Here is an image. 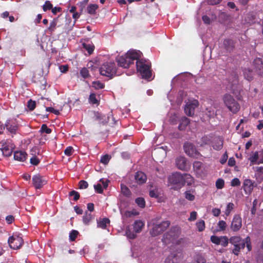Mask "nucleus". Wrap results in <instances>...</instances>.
I'll list each match as a JSON object with an SVG mask.
<instances>
[{"label": "nucleus", "instance_id": "obj_26", "mask_svg": "<svg viewBox=\"0 0 263 263\" xmlns=\"http://www.w3.org/2000/svg\"><path fill=\"white\" fill-rule=\"evenodd\" d=\"M182 186L184 185L185 184L191 185L193 182V178L191 175L189 174H184L182 175Z\"/></svg>", "mask_w": 263, "mask_h": 263}, {"label": "nucleus", "instance_id": "obj_1", "mask_svg": "<svg viewBox=\"0 0 263 263\" xmlns=\"http://www.w3.org/2000/svg\"><path fill=\"white\" fill-rule=\"evenodd\" d=\"M142 53L134 50H129L125 55L117 58L118 65L121 67L128 68L132 64H134L136 59L141 57Z\"/></svg>", "mask_w": 263, "mask_h": 263}, {"label": "nucleus", "instance_id": "obj_60", "mask_svg": "<svg viewBox=\"0 0 263 263\" xmlns=\"http://www.w3.org/2000/svg\"><path fill=\"white\" fill-rule=\"evenodd\" d=\"M240 184H241V182H240L239 179L237 178H235L233 179L231 182V185L232 186H239L240 185Z\"/></svg>", "mask_w": 263, "mask_h": 263}, {"label": "nucleus", "instance_id": "obj_50", "mask_svg": "<svg viewBox=\"0 0 263 263\" xmlns=\"http://www.w3.org/2000/svg\"><path fill=\"white\" fill-rule=\"evenodd\" d=\"M53 7L52 4L50 1H47L45 2V4L43 6L44 11H46L48 10H51Z\"/></svg>", "mask_w": 263, "mask_h": 263}, {"label": "nucleus", "instance_id": "obj_57", "mask_svg": "<svg viewBox=\"0 0 263 263\" xmlns=\"http://www.w3.org/2000/svg\"><path fill=\"white\" fill-rule=\"evenodd\" d=\"M88 186V184L87 181L85 180H81L79 182V187L80 189H85Z\"/></svg>", "mask_w": 263, "mask_h": 263}, {"label": "nucleus", "instance_id": "obj_31", "mask_svg": "<svg viewBox=\"0 0 263 263\" xmlns=\"http://www.w3.org/2000/svg\"><path fill=\"white\" fill-rule=\"evenodd\" d=\"M258 159V153L257 152L253 153L249 158V160L252 164H260L263 163V161H257Z\"/></svg>", "mask_w": 263, "mask_h": 263}, {"label": "nucleus", "instance_id": "obj_46", "mask_svg": "<svg viewBox=\"0 0 263 263\" xmlns=\"http://www.w3.org/2000/svg\"><path fill=\"white\" fill-rule=\"evenodd\" d=\"M36 107V102L35 101H33L32 99L28 100L27 102V107L31 110H33Z\"/></svg>", "mask_w": 263, "mask_h": 263}, {"label": "nucleus", "instance_id": "obj_64", "mask_svg": "<svg viewBox=\"0 0 263 263\" xmlns=\"http://www.w3.org/2000/svg\"><path fill=\"white\" fill-rule=\"evenodd\" d=\"M127 237L130 239H134L136 237V234L129 230H127L126 232Z\"/></svg>", "mask_w": 263, "mask_h": 263}, {"label": "nucleus", "instance_id": "obj_9", "mask_svg": "<svg viewBox=\"0 0 263 263\" xmlns=\"http://www.w3.org/2000/svg\"><path fill=\"white\" fill-rule=\"evenodd\" d=\"M183 149L185 154L191 157H197L200 155V153L196 151L194 145L190 142L184 143Z\"/></svg>", "mask_w": 263, "mask_h": 263}, {"label": "nucleus", "instance_id": "obj_2", "mask_svg": "<svg viewBox=\"0 0 263 263\" xmlns=\"http://www.w3.org/2000/svg\"><path fill=\"white\" fill-rule=\"evenodd\" d=\"M136 67L142 78L145 79H149L151 78L152 73L151 70V64L149 61L139 58L136 59Z\"/></svg>", "mask_w": 263, "mask_h": 263}, {"label": "nucleus", "instance_id": "obj_58", "mask_svg": "<svg viewBox=\"0 0 263 263\" xmlns=\"http://www.w3.org/2000/svg\"><path fill=\"white\" fill-rule=\"evenodd\" d=\"M73 152V148L72 146H68L64 150V154L67 156H70L72 155Z\"/></svg>", "mask_w": 263, "mask_h": 263}, {"label": "nucleus", "instance_id": "obj_62", "mask_svg": "<svg viewBox=\"0 0 263 263\" xmlns=\"http://www.w3.org/2000/svg\"><path fill=\"white\" fill-rule=\"evenodd\" d=\"M40 160L36 156L32 157L30 160V162L33 165H37L39 164Z\"/></svg>", "mask_w": 263, "mask_h": 263}, {"label": "nucleus", "instance_id": "obj_59", "mask_svg": "<svg viewBox=\"0 0 263 263\" xmlns=\"http://www.w3.org/2000/svg\"><path fill=\"white\" fill-rule=\"evenodd\" d=\"M94 189L96 192L99 194H101L103 192V190L102 189V186L101 184L98 183L97 184L94 185Z\"/></svg>", "mask_w": 263, "mask_h": 263}, {"label": "nucleus", "instance_id": "obj_16", "mask_svg": "<svg viewBox=\"0 0 263 263\" xmlns=\"http://www.w3.org/2000/svg\"><path fill=\"white\" fill-rule=\"evenodd\" d=\"M135 179L138 184L141 185L146 182L147 177L142 172L138 171L135 175Z\"/></svg>", "mask_w": 263, "mask_h": 263}, {"label": "nucleus", "instance_id": "obj_23", "mask_svg": "<svg viewBox=\"0 0 263 263\" xmlns=\"http://www.w3.org/2000/svg\"><path fill=\"white\" fill-rule=\"evenodd\" d=\"M95 117L96 120L100 121L103 124L107 123L109 120L108 116L106 117L98 112L95 113Z\"/></svg>", "mask_w": 263, "mask_h": 263}, {"label": "nucleus", "instance_id": "obj_41", "mask_svg": "<svg viewBox=\"0 0 263 263\" xmlns=\"http://www.w3.org/2000/svg\"><path fill=\"white\" fill-rule=\"evenodd\" d=\"M196 226L198 229V231L202 232L205 229V222L203 220L200 219L196 222Z\"/></svg>", "mask_w": 263, "mask_h": 263}, {"label": "nucleus", "instance_id": "obj_20", "mask_svg": "<svg viewBox=\"0 0 263 263\" xmlns=\"http://www.w3.org/2000/svg\"><path fill=\"white\" fill-rule=\"evenodd\" d=\"M243 188L246 193H251L253 189V185L251 180L250 179L245 180L243 183Z\"/></svg>", "mask_w": 263, "mask_h": 263}, {"label": "nucleus", "instance_id": "obj_51", "mask_svg": "<svg viewBox=\"0 0 263 263\" xmlns=\"http://www.w3.org/2000/svg\"><path fill=\"white\" fill-rule=\"evenodd\" d=\"M40 132L42 133H45L46 134H50L52 132L51 129L48 128L46 124H43L41 126Z\"/></svg>", "mask_w": 263, "mask_h": 263}, {"label": "nucleus", "instance_id": "obj_28", "mask_svg": "<svg viewBox=\"0 0 263 263\" xmlns=\"http://www.w3.org/2000/svg\"><path fill=\"white\" fill-rule=\"evenodd\" d=\"M212 138V137L211 136L205 135L201 138L200 141L198 142V144H199L201 146L209 144L211 142Z\"/></svg>", "mask_w": 263, "mask_h": 263}, {"label": "nucleus", "instance_id": "obj_35", "mask_svg": "<svg viewBox=\"0 0 263 263\" xmlns=\"http://www.w3.org/2000/svg\"><path fill=\"white\" fill-rule=\"evenodd\" d=\"M98 6L96 4H90L87 7V12L90 14H95Z\"/></svg>", "mask_w": 263, "mask_h": 263}, {"label": "nucleus", "instance_id": "obj_6", "mask_svg": "<svg viewBox=\"0 0 263 263\" xmlns=\"http://www.w3.org/2000/svg\"><path fill=\"white\" fill-rule=\"evenodd\" d=\"M180 233V231L179 227H172L168 231L163 235L162 241L165 245H168L177 239Z\"/></svg>", "mask_w": 263, "mask_h": 263}, {"label": "nucleus", "instance_id": "obj_37", "mask_svg": "<svg viewBox=\"0 0 263 263\" xmlns=\"http://www.w3.org/2000/svg\"><path fill=\"white\" fill-rule=\"evenodd\" d=\"M89 102L92 104L99 105L100 101L96 98V95L94 93H91L89 95Z\"/></svg>", "mask_w": 263, "mask_h": 263}, {"label": "nucleus", "instance_id": "obj_29", "mask_svg": "<svg viewBox=\"0 0 263 263\" xmlns=\"http://www.w3.org/2000/svg\"><path fill=\"white\" fill-rule=\"evenodd\" d=\"M83 48H84L89 54H91L94 50L95 46L91 42H84L82 44Z\"/></svg>", "mask_w": 263, "mask_h": 263}, {"label": "nucleus", "instance_id": "obj_40", "mask_svg": "<svg viewBox=\"0 0 263 263\" xmlns=\"http://www.w3.org/2000/svg\"><path fill=\"white\" fill-rule=\"evenodd\" d=\"M80 74L81 76L84 79H87L90 77L89 71L86 67H83L81 69Z\"/></svg>", "mask_w": 263, "mask_h": 263}, {"label": "nucleus", "instance_id": "obj_32", "mask_svg": "<svg viewBox=\"0 0 263 263\" xmlns=\"http://www.w3.org/2000/svg\"><path fill=\"white\" fill-rule=\"evenodd\" d=\"M192 263H208L205 258L201 254H197Z\"/></svg>", "mask_w": 263, "mask_h": 263}, {"label": "nucleus", "instance_id": "obj_3", "mask_svg": "<svg viewBox=\"0 0 263 263\" xmlns=\"http://www.w3.org/2000/svg\"><path fill=\"white\" fill-rule=\"evenodd\" d=\"M222 101L224 105L233 114H236L240 110L239 104L232 95L228 93L224 94L222 97Z\"/></svg>", "mask_w": 263, "mask_h": 263}, {"label": "nucleus", "instance_id": "obj_18", "mask_svg": "<svg viewBox=\"0 0 263 263\" xmlns=\"http://www.w3.org/2000/svg\"><path fill=\"white\" fill-rule=\"evenodd\" d=\"M223 46L224 48L228 51L231 52L233 50L235 47V43L233 40L225 39L223 41Z\"/></svg>", "mask_w": 263, "mask_h": 263}, {"label": "nucleus", "instance_id": "obj_42", "mask_svg": "<svg viewBox=\"0 0 263 263\" xmlns=\"http://www.w3.org/2000/svg\"><path fill=\"white\" fill-rule=\"evenodd\" d=\"M241 242L244 243L245 246L246 245V247L248 251H250L252 250L251 238L249 236H247L245 239L242 240Z\"/></svg>", "mask_w": 263, "mask_h": 263}, {"label": "nucleus", "instance_id": "obj_14", "mask_svg": "<svg viewBox=\"0 0 263 263\" xmlns=\"http://www.w3.org/2000/svg\"><path fill=\"white\" fill-rule=\"evenodd\" d=\"M170 183L182 186L183 177L180 173L173 174L168 178Z\"/></svg>", "mask_w": 263, "mask_h": 263}, {"label": "nucleus", "instance_id": "obj_61", "mask_svg": "<svg viewBox=\"0 0 263 263\" xmlns=\"http://www.w3.org/2000/svg\"><path fill=\"white\" fill-rule=\"evenodd\" d=\"M149 195L152 198H157L159 197V193L157 190H152L149 191Z\"/></svg>", "mask_w": 263, "mask_h": 263}, {"label": "nucleus", "instance_id": "obj_7", "mask_svg": "<svg viewBox=\"0 0 263 263\" xmlns=\"http://www.w3.org/2000/svg\"><path fill=\"white\" fill-rule=\"evenodd\" d=\"M8 242L11 249L17 250L22 246L24 243V240L20 235L13 234L9 238Z\"/></svg>", "mask_w": 263, "mask_h": 263}, {"label": "nucleus", "instance_id": "obj_44", "mask_svg": "<svg viewBox=\"0 0 263 263\" xmlns=\"http://www.w3.org/2000/svg\"><path fill=\"white\" fill-rule=\"evenodd\" d=\"M136 203L137 204V205L141 208H143L145 206V201L143 198L142 197H138L135 200Z\"/></svg>", "mask_w": 263, "mask_h": 263}, {"label": "nucleus", "instance_id": "obj_22", "mask_svg": "<svg viewBox=\"0 0 263 263\" xmlns=\"http://www.w3.org/2000/svg\"><path fill=\"white\" fill-rule=\"evenodd\" d=\"M212 146L215 150H220L223 147V140L219 137L215 138Z\"/></svg>", "mask_w": 263, "mask_h": 263}, {"label": "nucleus", "instance_id": "obj_21", "mask_svg": "<svg viewBox=\"0 0 263 263\" xmlns=\"http://www.w3.org/2000/svg\"><path fill=\"white\" fill-rule=\"evenodd\" d=\"M190 121L189 118L186 117H182L180 121L178 129L180 130H184L186 127L189 124Z\"/></svg>", "mask_w": 263, "mask_h": 263}, {"label": "nucleus", "instance_id": "obj_49", "mask_svg": "<svg viewBox=\"0 0 263 263\" xmlns=\"http://www.w3.org/2000/svg\"><path fill=\"white\" fill-rule=\"evenodd\" d=\"M79 234V232L77 230H72L69 234V239L70 241H74Z\"/></svg>", "mask_w": 263, "mask_h": 263}, {"label": "nucleus", "instance_id": "obj_38", "mask_svg": "<svg viewBox=\"0 0 263 263\" xmlns=\"http://www.w3.org/2000/svg\"><path fill=\"white\" fill-rule=\"evenodd\" d=\"M230 242L233 245H237L240 244V242L242 241V240L241 239L239 236H232L230 238Z\"/></svg>", "mask_w": 263, "mask_h": 263}, {"label": "nucleus", "instance_id": "obj_55", "mask_svg": "<svg viewBox=\"0 0 263 263\" xmlns=\"http://www.w3.org/2000/svg\"><path fill=\"white\" fill-rule=\"evenodd\" d=\"M69 195L70 196H73V200L74 201H77L79 200L80 197V194L78 192L74 190L70 192Z\"/></svg>", "mask_w": 263, "mask_h": 263}, {"label": "nucleus", "instance_id": "obj_13", "mask_svg": "<svg viewBox=\"0 0 263 263\" xmlns=\"http://www.w3.org/2000/svg\"><path fill=\"white\" fill-rule=\"evenodd\" d=\"M199 105L197 100H194L191 102H188L185 106L184 111L189 116H192L194 114V110L196 107Z\"/></svg>", "mask_w": 263, "mask_h": 263}, {"label": "nucleus", "instance_id": "obj_27", "mask_svg": "<svg viewBox=\"0 0 263 263\" xmlns=\"http://www.w3.org/2000/svg\"><path fill=\"white\" fill-rule=\"evenodd\" d=\"M178 257L176 254L173 253L168 255L165 259L164 263H177L178 261Z\"/></svg>", "mask_w": 263, "mask_h": 263}, {"label": "nucleus", "instance_id": "obj_34", "mask_svg": "<svg viewBox=\"0 0 263 263\" xmlns=\"http://www.w3.org/2000/svg\"><path fill=\"white\" fill-rule=\"evenodd\" d=\"M92 219V216L91 213H88V212H86L84 215L83 217V223L86 224L88 225L89 224V222Z\"/></svg>", "mask_w": 263, "mask_h": 263}, {"label": "nucleus", "instance_id": "obj_5", "mask_svg": "<svg viewBox=\"0 0 263 263\" xmlns=\"http://www.w3.org/2000/svg\"><path fill=\"white\" fill-rule=\"evenodd\" d=\"M171 225L169 220H164L161 222L154 223L152 228L150 230V234L152 236H157L163 233Z\"/></svg>", "mask_w": 263, "mask_h": 263}, {"label": "nucleus", "instance_id": "obj_48", "mask_svg": "<svg viewBox=\"0 0 263 263\" xmlns=\"http://www.w3.org/2000/svg\"><path fill=\"white\" fill-rule=\"evenodd\" d=\"M220 243L222 247H226L228 246L229 243V239L228 237L226 236H220Z\"/></svg>", "mask_w": 263, "mask_h": 263}, {"label": "nucleus", "instance_id": "obj_53", "mask_svg": "<svg viewBox=\"0 0 263 263\" xmlns=\"http://www.w3.org/2000/svg\"><path fill=\"white\" fill-rule=\"evenodd\" d=\"M210 240L212 243L217 245H219L220 243V237L212 235L211 236Z\"/></svg>", "mask_w": 263, "mask_h": 263}, {"label": "nucleus", "instance_id": "obj_39", "mask_svg": "<svg viewBox=\"0 0 263 263\" xmlns=\"http://www.w3.org/2000/svg\"><path fill=\"white\" fill-rule=\"evenodd\" d=\"M234 246V248L233 249L232 251L233 253L236 255H238L239 252L241 249L245 248V245L243 242H240V244Z\"/></svg>", "mask_w": 263, "mask_h": 263}, {"label": "nucleus", "instance_id": "obj_47", "mask_svg": "<svg viewBox=\"0 0 263 263\" xmlns=\"http://www.w3.org/2000/svg\"><path fill=\"white\" fill-rule=\"evenodd\" d=\"M216 187L218 189H222L224 185V181L221 178H219L216 181Z\"/></svg>", "mask_w": 263, "mask_h": 263}, {"label": "nucleus", "instance_id": "obj_8", "mask_svg": "<svg viewBox=\"0 0 263 263\" xmlns=\"http://www.w3.org/2000/svg\"><path fill=\"white\" fill-rule=\"evenodd\" d=\"M47 183L45 178L39 174L34 175L32 177V184L35 189H40Z\"/></svg>", "mask_w": 263, "mask_h": 263}, {"label": "nucleus", "instance_id": "obj_25", "mask_svg": "<svg viewBox=\"0 0 263 263\" xmlns=\"http://www.w3.org/2000/svg\"><path fill=\"white\" fill-rule=\"evenodd\" d=\"M109 223L110 220L107 218L100 219L97 221V227L102 229H105L107 228V225Z\"/></svg>", "mask_w": 263, "mask_h": 263}, {"label": "nucleus", "instance_id": "obj_17", "mask_svg": "<svg viewBox=\"0 0 263 263\" xmlns=\"http://www.w3.org/2000/svg\"><path fill=\"white\" fill-rule=\"evenodd\" d=\"M27 154L24 151H16L14 153V159L15 160L24 162L26 160Z\"/></svg>", "mask_w": 263, "mask_h": 263}, {"label": "nucleus", "instance_id": "obj_43", "mask_svg": "<svg viewBox=\"0 0 263 263\" xmlns=\"http://www.w3.org/2000/svg\"><path fill=\"white\" fill-rule=\"evenodd\" d=\"M217 226L218 228V229L217 230L218 231L226 230L227 226L226 222L223 220H219L218 222Z\"/></svg>", "mask_w": 263, "mask_h": 263}, {"label": "nucleus", "instance_id": "obj_54", "mask_svg": "<svg viewBox=\"0 0 263 263\" xmlns=\"http://www.w3.org/2000/svg\"><path fill=\"white\" fill-rule=\"evenodd\" d=\"M234 206V204L233 203H232V202L229 203L227 204V209H226V211H225V214L227 216H229V214H230L231 211L233 209Z\"/></svg>", "mask_w": 263, "mask_h": 263}, {"label": "nucleus", "instance_id": "obj_19", "mask_svg": "<svg viewBox=\"0 0 263 263\" xmlns=\"http://www.w3.org/2000/svg\"><path fill=\"white\" fill-rule=\"evenodd\" d=\"M254 64L256 69V71L259 74L263 73V63L260 58H257L254 60Z\"/></svg>", "mask_w": 263, "mask_h": 263}, {"label": "nucleus", "instance_id": "obj_52", "mask_svg": "<svg viewBox=\"0 0 263 263\" xmlns=\"http://www.w3.org/2000/svg\"><path fill=\"white\" fill-rule=\"evenodd\" d=\"M92 84L95 89H103L105 87V85L99 81L93 82Z\"/></svg>", "mask_w": 263, "mask_h": 263}, {"label": "nucleus", "instance_id": "obj_24", "mask_svg": "<svg viewBox=\"0 0 263 263\" xmlns=\"http://www.w3.org/2000/svg\"><path fill=\"white\" fill-rule=\"evenodd\" d=\"M144 226L143 222L141 220H136L133 224L134 230L136 233H140Z\"/></svg>", "mask_w": 263, "mask_h": 263}, {"label": "nucleus", "instance_id": "obj_12", "mask_svg": "<svg viewBox=\"0 0 263 263\" xmlns=\"http://www.w3.org/2000/svg\"><path fill=\"white\" fill-rule=\"evenodd\" d=\"M0 150L3 155L7 157L10 156L13 152L12 148L8 144L7 141L5 140L0 141Z\"/></svg>", "mask_w": 263, "mask_h": 263}, {"label": "nucleus", "instance_id": "obj_56", "mask_svg": "<svg viewBox=\"0 0 263 263\" xmlns=\"http://www.w3.org/2000/svg\"><path fill=\"white\" fill-rule=\"evenodd\" d=\"M110 159V157L108 155L106 154L103 155L101 158V162L104 164H107Z\"/></svg>", "mask_w": 263, "mask_h": 263}, {"label": "nucleus", "instance_id": "obj_15", "mask_svg": "<svg viewBox=\"0 0 263 263\" xmlns=\"http://www.w3.org/2000/svg\"><path fill=\"white\" fill-rule=\"evenodd\" d=\"M176 164L177 168L182 171H187L188 167L186 160L184 157H179L176 160Z\"/></svg>", "mask_w": 263, "mask_h": 263}, {"label": "nucleus", "instance_id": "obj_36", "mask_svg": "<svg viewBox=\"0 0 263 263\" xmlns=\"http://www.w3.org/2000/svg\"><path fill=\"white\" fill-rule=\"evenodd\" d=\"M58 19L54 18L50 23L49 26L48 28V30L51 34L52 33L53 31L56 29L57 25Z\"/></svg>", "mask_w": 263, "mask_h": 263}, {"label": "nucleus", "instance_id": "obj_10", "mask_svg": "<svg viewBox=\"0 0 263 263\" xmlns=\"http://www.w3.org/2000/svg\"><path fill=\"white\" fill-rule=\"evenodd\" d=\"M242 227V219L240 215L236 214L234 216L230 228L233 232L238 231Z\"/></svg>", "mask_w": 263, "mask_h": 263}, {"label": "nucleus", "instance_id": "obj_30", "mask_svg": "<svg viewBox=\"0 0 263 263\" xmlns=\"http://www.w3.org/2000/svg\"><path fill=\"white\" fill-rule=\"evenodd\" d=\"M243 75L245 78L248 80L249 81H252L253 79V71L250 68H246L244 69Z\"/></svg>", "mask_w": 263, "mask_h": 263}, {"label": "nucleus", "instance_id": "obj_63", "mask_svg": "<svg viewBox=\"0 0 263 263\" xmlns=\"http://www.w3.org/2000/svg\"><path fill=\"white\" fill-rule=\"evenodd\" d=\"M197 214L196 212L192 211L190 213V216L188 218V220L190 221H193L195 220L197 218Z\"/></svg>", "mask_w": 263, "mask_h": 263}, {"label": "nucleus", "instance_id": "obj_11", "mask_svg": "<svg viewBox=\"0 0 263 263\" xmlns=\"http://www.w3.org/2000/svg\"><path fill=\"white\" fill-rule=\"evenodd\" d=\"M5 128L10 133L15 135L18 129V124L15 120L9 119L5 123Z\"/></svg>", "mask_w": 263, "mask_h": 263}, {"label": "nucleus", "instance_id": "obj_45", "mask_svg": "<svg viewBox=\"0 0 263 263\" xmlns=\"http://www.w3.org/2000/svg\"><path fill=\"white\" fill-rule=\"evenodd\" d=\"M184 197L187 200L192 201L195 200L194 195L191 193V191H187L184 192Z\"/></svg>", "mask_w": 263, "mask_h": 263}, {"label": "nucleus", "instance_id": "obj_4", "mask_svg": "<svg viewBox=\"0 0 263 263\" xmlns=\"http://www.w3.org/2000/svg\"><path fill=\"white\" fill-rule=\"evenodd\" d=\"M116 69L115 63L106 62L101 66L99 71L102 76L111 79L116 74Z\"/></svg>", "mask_w": 263, "mask_h": 263}, {"label": "nucleus", "instance_id": "obj_33", "mask_svg": "<svg viewBox=\"0 0 263 263\" xmlns=\"http://www.w3.org/2000/svg\"><path fill=\"white\" fill-rule=\"evenodd\" d=\"M121 190L123 195L127 197H129L131 195L130 190L125 185L121 184Z\"/></svg>", "mask_w": 263, "mask_h": 263}]
</instances>
